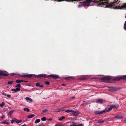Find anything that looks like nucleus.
Instances as JSON below:
<instances>
[{
  "instance_id": "f257e3e1",
  "label": "nucleus",
  "mask_w": 126,
  "mask_h": 126,
  "mask_svg": "<svg viewBox=\"0 0 126 126\" xmlns=\"http://www.w3.org/2000/svg\"><path fill=\"white\" fill-rule=\"evenodd\" d=\"M21 77L25 78H30L34 77L36 78H40L41 77L47 78L48 77H51L55 79L59 78V76L58 75H47L46 74L42 75L41 74L36 75L33 74H27L23 75H20Z\"/></svg>"
},
{
  "instance_id": "f03ea898",
  "label": "nucleus",
  "mask_w": 126,
  "mask_h": 126,
  "mask_svg": "<svg viewBox=\"0 0 126 126\" xmlns=\"http://www.w3.org/2000/svg\"><path fill=\"white\" fill-rule=\"evenodd\" d=\"M111 79V77L109 76H105L101 78V80L103 82L109 83Z\"/></svg>"
},
{
  "instance_id": "7ed1b4c3",
  "label": "nucleus",
  "mask_w": 126,
  "mask_h": 126,
  "mask_svg": "<svg viewBox=\"0 0 126 126\" xmlns=\"http://www.w3.org/2000/svg\"><path fill=\"white\" fill-rule=\"evenodd\" d=\"M8 75L9 73L7 72L4 71L0 70V79L1 78L0 76H7Z\"/></svg>"
},
{
  "instance_id": "20e7f679",
  "label": "nucleus",
  "mask_w": 126,
  "mask_h": 126,
  "mask_svg": "<svg viewBox=\"0 0 126 126\" xmlns=\"http://www.w3.org/2000/svg\"><path fill=\"white\" fill-rule=\"evenodd\" d=\"M123 8H126V3H125L121 7L120 6H116L115 7H113V9H121Z\"/></svg>"
},
{
  "instance_id": "39448f33",
  "label": "nucleus",
  "mask_w": 126,
  "mask_h": 126,
  "mask_svg": "<svg viewBox=\"0 0 126 126\" xmlns=\"http://www.w3.org/2000/svg\"><path fill=\"white\" fill-rule=\"evenodd\" d=\"M121 79H126V75H124L121 77H118L116 78L113 79V80H116L117 81H119Z\"/></svg>"
},
{
  "instance_id": "423d86ee",
  "label": "nucleus",
  "mask_w": 126,
  "mask_h": 126,
  "mask_svg": "<svg viewBox=\"0 0 126 126\" xmlns=\"http://www.w3.org/2000/svg\"><path fill=\"white\" fill-rule=\"evenodd\" d=\"M119 89L118 88L111 87L110 88L109 90L110 92H115L119 90Z\"/></svg>"
},
{
  "instance_id": "0eeeda50",
  "label": "nucleus",
  "mask_w": 126,
  "mask_h": 126,
  "mask_svg": "<svg viewBox=\"0 0 126 126\" xmlns=\"http://www.w3.org/2000/svg\"><path fill=\"white\" fill-rule=\"evenodd\" d=\"M107 111L104 110L103 111H95V113L96 115H100L103 113L107 112Z\"/></svg>"
},
{
  "instance_id": "6e6552de",
  "label": "nucleus",
  "mask_w": 126,
  "mask_h": 126,
  "mask_svg": "<svg viewBox=\"0 0 126 126\" xmlns=\"http://www.w3.org/2000/svg\"><path fill=\"white\" fill-rule=\"evenodd\" d=\"M72 112V115L73 116H77L78 115L79 113V111L73 110Z\"/></svg>"
},
{
  "instance_id": "1a4fd4ad",
  "label": "nucleus",
  "mask_w": 126,
  "mask_h": 126,
  "mask_svg": "<svg viewBox=\"0 0 126 126\" xmlns=\"http://www.w3.org/2000/svg\"><path fill=\"white\" fill-rule=\"evenodd\" d=\"M104 102V101L103 99H99L95 101V102L97 103H100L101 104Z\"/></svg>"
},
{
  "instance_id": "9d476101",
  "label": "nucleus",
  "mask_w": 126,
  "mask_h": 126,
  "mask_svg": "<svg viewBox=\"0 0 126 126\" xmlns=\"http://www.w3.org/2000/svg\"><path fill=\"white\" fill-rule=\"evenodd\" d=\"M72 124H71L70 126H82L83 124H79L78 125H75V123L74 122H72Z\"/></svg>"
},
{
  "instance_id": "9b49d317",
  "label": "nucleus",
  "mask_w": 126,
  "mask_h": 126,
  "mask_svg": "<svg viewBox=\"0 0 126 126\" xmlns=\"http://www.w3.org/2000/svg\"><path fill=\"white\" fill-rule=\"evenodd\" d=\"M110 106L111 108H112H112H116L117 109L119 107V105L117 104H116L115 105H111Z\"/></svg>"
},
{
  "instance_id": "f8f14e48",
  "label": "nucleus",
  "mask_w": 126,
  "mask_h": 126,
  "mask_svg": "<svg viewBox=\"0 0 126 126\" xmlns=\"http://www.w3.org/2000/svg\"><path fill=\"white\" fill-rule=\"evenodd\" d=\"M123 117L121 116L118 115L115 116L114 118H116L118 119H122L123 118Z\"/></svg>"
},
{
  "instance_id": "ddd939ff",
  "label": "nucleus",
  "mask_w": 126,
  "mask_h": 126,
  "mask_svg": "<svg viewBox=\"0 0 126 126\" xmlns=\"http://www.w3.org/2000/svg\"><path fill=\"white\" fill-rule=\"evenodd\" d=\"M16 123H20L22 122V120H18L16 119H14Z\"/></svg>"
},
{
  "instance_id": "4468645a",
  "label": "nucleus",
  "mask_w": 126,
  "mask_h": 126,
  "mask_svg": "<svg viewBox=\"0 0 126 126\" xmlns=\"http://www.w3.org/2000/svg\"><path fill=\"white\" fill-rule=\"evenodd\" d=\"M36 86L37 87H43V85H40L39 83H36L35 84Z\"/></svg>"
},
{
  "instance_id": "2eb2a0df",
  "label": "nucleus",
  "mask_w": 126,
  "mask_h": 126,
  "mask_svg": "<svg viewBox=\"0 0 126 126\" xmlns=\"http://www.w3.org/2000/svg\"><path fill=\"white\" fill-rule=\"evenodd\" d=\"M14 110H11V111H9L8 112V114L9 115V116L10 117H11L12 115V114L14 112Z\"/></svg>"
},
{
  "instance_id": "dca6fc26",
  "label": "nucleus",
  "mask_w": 126,
  "mask_h": 126,
  "mask_svg": "<svg viewBox=\"0 0 126 126\" xmlns=\"http://www.w3.org/2000/svg\"><path fill=\"white\" fill-rule=\"evenodd\" d=\"M34 116L35 115L34 114H32L28 115L27 116V118H31L34 117Z\"/></svg>"
},
{
  "instance_id": "f3484780",
  "label": "nucleus",
  "mask_w": 126,
  "mask_h": 126,
  "mask_svg": "<svg viewBox=\"0 0 126 126\" xmlns=\"http://www.w3.org/2000/svg\"><path fill=\"white\" fill-rule=\"evenodd\" d=\"M65 118V117L64 116H63L61 117L60 118H59V119L58 120L60 121H62L63 119H64Z\"/></svg>"
},
{
  "instance_id": "a211bd4d",
  "label": "nucleus",
  "mask_w": 126,
  "mask_h": 126,
  "mask_svg": "<svg viewBox=\"0 0 126 126\" xmlns=\"http://www.w3.org/2000/svg\"><path fill=\"white\" fill-rule=\"evenodd\" d=\"M73 111V110H66L65 111V112H67V113H70V112H72Z\"/></svg>"
},
{
  "instance_id": "6ab92c4d",
  "label": "nucleus",
  "mask_w": 126,
  "mask_h": 126,
  "mask_svg": "<svg viewBox=\"0 0 126 126\" xmlns=\"http://www.w3.org/2000/svg\"><path fill=\"white\" fill-rule=\"evenodd\" d=\"M72 78V77H67L65 78V79L67 80H69Z\"/></svg>"
},
{
  "instance_id": "aec40b11",
  "label": "nucleus",
  "mask_w": 126,
  "mask_h": 126,
  "mask_svg": "<svg viewBox=\"0 0 126 126\" xmlns=\"http://www.w3.org/2000/svg\"><path fill=\"white\" fill-rule=\"evenodd\" d=\"M40 121V120L39 119H37L35 121V123H39Z\"/></svg>"
},
{
  "instance_id": "412c9836",
  "label": "nucleus",
  "mask_w": 126,
  "mask_h": 126,
  "mask_svg": "<svg viewBox=\"0 0 126 126\" xmlns=\"http://www.w3.org/2000/svg\"><path fill=\"white\" fill-rule=\"evenodd\" d=\"M63 109H60V110H54V112H60L61 111H63Z\"/></svg>"
},
{
  "instance_id": "4be33fe9",
  "label": "nucleus",
  "mask_w": 126,
  "mask_h": 126,
  "mask_svg": "<svg viewBox=\"0 0 126 126\" xmlns=\"http://www.w3.org/2000/svg\"><path fill=\"white\" fill-rule=\"evenodd\" d=\"M24 110L25 111H27L28 112H29V109L27 108H24Z\"/></svg>"
},
{
  "instance_id": "5701e85b",
  "label": "nucleus",
  "mask_w": 126,
  "mask_h": 126,
  "mask_svg": "<svg viewBox=\"0 0 126 126\" xmlns=\"http://www.w3.org/2000/svg\"><path fill=\"white\" fill-rule=\"evenodd\" d=\"M5 105V103L4 102H3L1 104H0V107H2L3 106Z\"/></svg>"
},
{
  "instance_id": "b1692460",
  "label": "nucleus",
  "mask_w": 126,
  "mask_h": 126,
  "mask_svg": "<svg viewBox=\"0 0 126 126\" xmlns=\"http://www.w3.org/2000/svg\"><path fill=\"white\" fill-rule=\"evenodd\" d=\"M124 29L125 30H126V21H125L124 24Z\"/></svg>"
},
{
  "instance_id": "393cba45",
  "label": "nucleus",
  "mask_w": 126,
  "mask_h": 126,
  "mask_svg": "<svg viewBox=\"0 0 126 126\" xmlns=\"http://www.w3.org/2000/svg\"><path fill=\"white\" fill-rule=\"evenodd\" d=\"M16 82L17 83H20V80L19 79L17 80L16 81Z\"/></svg>"
},
{
  "instance_id": "a878e982",
  "label": "nucleus",
  "mask_w": 126,
  "mask_h": 126,
  "mask_svg": "<svg viewBox=\"0 0 126 126\" xmlns=\"http://www.w3.org/2000/svg\"><path fill=\"white\" fill-rule=\"evenodd\" d=\"M21 87V85L20 84H17L15 86V87H18V88H20Z\"/></svg>"
},
{
  "instance_id": "bb28decb",
  "label": "nucleus",
  "mask_w": 126,
  "mask_h": 126,
  "mask_svg": "<svg viewBox=\"0 0 126 126\" xmlns=\"http://www.w3.org/2000/svg\"><path fill=\"white\" fill-rule=\"evenodd\" d=\"M48 111V110L47 109H45L43 110L42 112L44 113H46Z\"/></svg>"
},
{
  "instance_id": "cd10ccee",
  "label": "nucleus",
  "mask_w": 126,
  "mask_h": 126,
  "mask_svg": "<svg viewBox=\"0 0 126 126\" xmlns=\"http://www.w3.org/2000/svg\"><path fill=\"white\" fill-rule=\"evenodd\" d=\"M41 120L43 121H45L46 120V118L45 117L42 118L41 119Z\"/></svg>"
},
{
  "instance_id": "c85d7f7f",
  "label": "nucleus",
  "mask_w": 126,
  "mask_h": 126,
  "mask_svg": "<svg viewBox=\"0 0 126 126\" xmlns=\"http://www.w3.org/2000/svg\"><path fill=\"white\" fill-rule=\"evenodd\" d=\"M13 82V81H8V84H11Z\"/></svg>"
},
{
  "instance_id": "c756f323",
  "label": "nucleus",
  "mask_w": 126,
  "mask_h": 126,
  "mask_svg": "<svg viewBox=\"0 0 126 126\" xmlns=\"http://www.w3.org/2000/svg\"><path fill=\"white\" fill-rule=\"evenodd\" d=\"M16 92L17 91H19L21 90L19 88H17L16 89Z\"/></svg>"
},
{
  "instance_id": "7c9ffc66",
  "label": "nucleus",
  "mask_w": 126,
  "mask_h": 126,
  "mask_svg": "<svg viewBox=\"0 0 126 126\" xmlns=\"http://www.w3.org/2000/svg\"><path fill=\"white\" fill-rule=\"evenodd\" d=\"M1 123H2V124H7L8 125H9L10 124L8 123H7V122H6L5 121H3V122H1Z\"/></svg>"
},
{
  "instance_id": "2f4dec72",
  "label": "nucleus",
  "mask_w": 126,
  "mask_h": 126,
  "mask_svg": "<svg viewBox=\"0 0 126 126\" xmlns=\"http://www.w3.org/2000/svg\"><path fill=\"white\" fill-rule=\"evenodd\" d=\"M45 83L47 85H49L50 84V82L48 81H46Z\"/></svg>"
},
{
  "instance_id": "473e14b6",
  "label": "nucleus",
  "mask_w": 126,
  "mask_h": 126,
  "mask_svg": "<svg viewBox=\"0 0 126 126\" xmlns=\"http://www.w3.org/2000/svg\"><path fill=\"white\" fill-rule=\"evenodd\" d=\"M112 109V108H111V107H110L109 108V109H108L107 110V111L108 112H109L110 110H111Z\"/></svg>"
},
{
  "instance_id": "72a5a7b5",
  "label": "nucleus",
  "mask_w": 126,
  "mask_h": 126,
  "mask_svg": "<svg viewBox=\"0 0 126 126\" xmlns=\"http://www.w3.org/2000/svg\"><path fill=\"white\" fill-rule=\"evenodd\" d=\"M61 126V123H59V124H56L54 126Z\"/></svg>"
},
{
  "instance_id": "f704fd0d",
  "label": "nucleus",
  "mask_w": 126,
  "mask_h": 126,
  "mask_svg": "<svg viewBox=\"0 0 126 126\" xmlns=\"http://www.w3.org/2000/svg\"><path fill=\"white\" fill-rule=\"evenodd\" d=\"M30 98L29 97H26L25 98V99L26 100L28 101L29 100H30Z\"/></svg>"
},
{
  "instance_id": "c9c22d12",
  "label": "nucleus",
  "mask_w": 126,
  "mask_h": 126,
  "mask_svg": "<svg viewBox=\"0 0 126 126\" xmlns=\"http://www.w3.org/2000/svg\"><path fill=\"white\" fill-rule=\"evenodd\" d=\"M11 91H12L15 92H16V89H11Z\"/></svg>"
},
{
  "instance_id": "e433bc0d",
  "label": "nucleus",
  "mask_w": 126,
  "mask_h": 126,
  "mask_svg": "<svg viewBox=\"0 0 126 126\" xmlns=\"http://www.w3.org/2000/svg\"><path fill=\"white\" fill-rule=\"evenodd\" d=\"M10 75L11 76H13L14 75H16V74L14 73H10Z\"/></svg>"
},
{
  "instance_id": "4c0bfd02",
  "label": "nucleus",
  "mask_w": 126,
  "mask_h": 126,
  "mask_svg": "<svg viewBox=\"0 0 126 126\" xmlns=\"http://www.w3.org/2000/svg\"><path fill=\"white\" fill-rule=\"evenodd\" d=\"M104 122V121H98V123H103Z\"/></svg>"
},
{
  "instance_id": "58836bf2",
  "label": "nucleus",
  "mask_w": 126,
  "mask_h": 126,
  "mask_svg": "<svg viewBox=\"0 0 126 126\" xmlns=\"http://www.w3.org/2000/svg\"><path fill=\"white\" fill-rule=\"evenodd\" d=\"M45 125L44 124L42 123L40 125H39V126H44Z\"/></svg>"
},
{
  "instance_id": "ea45409f",
  "label": "nucleus",
  "mask_w": 126,
  "mask_h": 126,
  "mask_svg": "<svg viewBox=\"0 0 126 126\" xmlns=\"http://www.w3.org/2000/svg\"><path fill=\"white\" fill-rule=\"evenodd\" d=\"M15 120H12L11 121V123L12 124H13V123H14V122H15Z\"/></svg>"
},
{
  "instance_id": "a19ab883",
  "label": "nucleus",
  "mask_w": 126,
  "mask_h": 126,
  "mask_svg": "<svg viewBox=\"0 0 126 126\" xmlns=\"http://www.w3.org/2000/svg\"><path fill=\"white\" fill-rule=\"evenodd\" d=\"M7 97H8L9 98H10L11 96V95H9V94H8L7 95Z\"/></svg>"
},
{
  "instance_id": "79ce46f5",
  "label": "nucleus",
  "mask_w": 126,
  "mask_h": 126,
  "mask_svg": "<svg viewBox=\"0 0 126 126\" xmlns=\"http://www.w3.org/2000/svg\"><path fill=\"white\" fill-rule=\"evenodd\" d=\"M47 120H48L49 121H51L52 120V119L51 118L48 119H47Z\"/></svg>"
},
{
  "instance_id": "37998d69",
  "label": "nucleus",
  "mask_w": 126,
  "mask_h": 126,
  "mask_svg": "<svg viewBox=\"0 0 126 126\" xmlns=\"http://www.w3.org/2000/svg\"><path fill=\"white\" fill-rule=\"evenodd\" d=\"M5 117L4 115L3 116L1 117V118H3Z\"/></svg>"
},
{
  "instance_id": "c03bdc74",
  "label": "nucleus",
  "mask_w": 126,
  "mask_h": 126,
  "mask_svg": "<svg viewBox=\"0 0 126 126\" xmlns=\"http://www.w3.org/2000/svg\"><path fill=\"white\" fill-rule=\"evenodd\" d=\"M114 118H111V119H110V120H113V119H114Z\"/></svg>"
},
{
  "instance_id": "a18cd8bd",
  "label": "nucleus",
  "mask_w": 126,
  "mask_h": 126,
  "mask_svg": "<svg viewBox=\"0 0 126 126\" xmlns=\"http://www.w3.org/2000/svg\"><path fill=\"white\" fill-rule=\"evenodd\" d=\"M20 82H23L24 81V80H20Z\"/></svg>"
},
{
  "instance_id": "49530a36",
  "label": "nucleus",
  "mask_w": 126,
  "mask_h": 126,
  "mask_svg": "<svg viewBox=\"0 0 126 126\" xmlns=\"http://www.w3.org/2000/svg\"><path fill=\"white\" fill-rule=\"evenodd\" d=\"M30 100V101H31V102H32V99H31V98H30V100Z\"/></svg>"
},
{
  "instance_id": "de8ad7c7",
  "label": "nucleus",
  "mask_w": 126,
  "mask_h": 126,
  "mask_svg": "<svg viewBox=\"0 0 126 126\" xmlns=\"http://www.w3.org/2000/svg\"><path fill=\"white\" fill-rule=\"evenodd\" d=\"M2 95H4L6 96V94H5L3 93V94H2Z\"/></svg>"
},
{
  "instance_id": "09e8293b",
  "label": "nucleus",
  "mask_w": 126,
  "mask_h": 126,
  "mask_svg": "<svg viewBox=\"0 0 126 126\" xmlns=\"http://www.w3.org/2000/svg\"><path fill=\"white\" fill-rule=\"evenodd\" d=\"M26 125L25 124H24L23 125H21V126H26Z\"/></svg>"
},
{
  "instance_id": "8fccbe9b",
  "label": "nucleus",
  "mask_w": 126,
  "mask_h": 126,
  "mask_svg": "<svg viewBox=\"0 0 126 126\" xmlns=\"http://www.w3.org/2000/svg\"><path fill=\"white\" fill-rule=\"evenodd\" d=\"M24 82H28V81H24Z\"/></svg>"
},
{
  "instance_id": "3c124183",
  "label": "nucleus",
  "mask_w": 126,
  "mask_h": 126,
  "mask_svg": "<svg viewBox=\"0 0 126 126\" xmlns=\"http://www.w3.org/2000/svg\"><path fill=\"white\" fill-rule=\"evenodd\" d=\"M85 79L84 78H82L81 79V80H85Z\"/></svg>"
},
{
  "instance_id": "603ef678",
  "label": "nucleus",
  "mask_w": 126,
  "mask_h": 126,
  "mask_svg": "<svg viewBox=\"0 0 126 126\" xmlns=\"http://www.w3.org/2000/svg\"><path fill=\"white\" fill-rule=\"evenodd\" d=\"M75 98V96H73V97H72V98L73 99V98Z\"/></svg>"
},
{
  "instance_id": "864d4df0",
  "label": "nucleus",
  "mask_w": 126,
  "mask_h": 126,
  "mask_svg": "<svg viewBox=\"0 0 126 126\" xmlns=\"http://www.w3.org/2000/svg\"><path fill=\"white\" fill-rule=\"evenodd\" d=\"M62 86H65V85L64 84H63L62 85Z\"/></svg>"
},
{
  "instance_id": "5fc2aeb1",
  "label": "nucleus",
  "mask_w": 126,
  "mask_h": 126,
  "mask_svg": "<svg viewBox=\"0 0 126 126\" xmlns=\"http://www.w3.org/2000/svg\"><path fill=\"white\" fill-rule=\"evenodd\" d=\"M124 122L126 123V120Z\"/></svg>"
}]
</instances>
